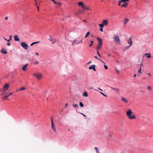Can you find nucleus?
<instances>
[{
    "mask_svg": "<svg viewBox=\"0 0 153 153\" xmlns=\"http://www.w3.org/2000/svg\"><path fill=\"white\" fill-rule=\"evenodd\" d=\"M97 39L98 41V45L97 47V53L99 56L101 57V56L98 50L99 49H101L102 48V41L101 39L100 38H97Z\"/></svg>",
    "mask_w": 153,
    "mask_h": 153,
    "instance_id": "f257e3e1",
    "label": "nucleus"
},
{
    "mask_svg": "<svg viewBox=\"0 0 153 153\" xmlns=\"http://www.w3.org/2000/svg\"><path fill=\"white\" fill-rule=\"evenodd\" d=\"M113 39L114 42L117 45L121 44L119 36L117 34H114L113 36Z\"/></svg>",
    "mask_w": 153,
    "mask_h": 153,
    "instance_id": "f03ea898",
    "label": "nucleus"
},
{
    "mask_svg": "<svg viewBox=\"0 0 153 153\" xmlns=\"http://www.w3.org/2000/svg\"><path fill=\"white\" fill-rule=\"evenodd\" d=\"M20 45L25 50H26L27 49L28 46L26 43L22 42L21 43Z\"/></svg>",
    "mask_w": 153,
    "mask_h": 153,
    "instance_id": "7ed1b4c3",
    "label": "nucleus"
},
{
    "mask_svg": "<svg viewBox=\"0 0 153 153\" xmlns=\"http://www.w3.org/2000/svg\"><path fill=\"white\" fill-rule=\"evenodd\" d=\"M51 128L53 130V131L56 132V130L55 128V127L54 126V124L53 123V117H51Z\"/></svg>",
    "mask_w": 153,
    "mask_h": 153,
    "instance_id": "20e7f679",
    "label": "nucleus"
},
{
    "mask_svg": "<svg viewBox=\"0 0 153 153\" xmlns=\"http://www.w3.org/2000/svg\"><path fill=\"white\" fill-rule=\"evenodd\" d=\"M33 75L36 76L38 79H41L42 77V74L40 73H35Z\"/></svg>",
    "mask_w": 153,
    "mask_h": 153,
    "instance_id": "39448f33",
    "label": "nucleus"
},
{
    "mask_svg": "<svg viewBox=\"0 0 153 153\" xmlns=\"http://www.w3.org/2000/svg\"><path fill=\"white\" fill-rule=\"evenodd\" d=\"M78 4L79 6L81 7L83 9H84L85 8L84 3L80 1L78 2Z\"/></svg>",
    "mask_w": 153,
    "mask_h": 153,
    "instance_id": "423d86ee",
    "label": "nucleus"
},
{
    "mask_svg": "<svg viewBox=\"0 0 153 153\" xmlns=\"http://www.w3.org/2000/svg\"><path fill=\"white\" fill-rule=\"evenodd\" d=\"M48 40L51 42L53 44H55L56 41V39H52L51 36H50V38L48 39Z\"/></svg>",
    "mask_w": 153,
    "mask_h": 153,
    "instance_id": "0eeeda50",
    "label": "nucleus"
},
{
    "mask_svg": "<svg viewBox=\"0 0 153 153\" xmlns=\"http://www.w3.org/2000/svg\"><path fill=\"white\" fill-rule=\"evenodd\" d=\"M132 112L130 109H129L128 111L126 112L127 116L129 117L132 114Z\"/></svg>",
    "mask_w": 153,
    "mask_h": 153,
    "instance_id": "6e6552de",
    "label": "nucleus"
},
{
    "mask_svg": "<svg viewBox=\"0 0 153 153\" xmlns=\"http://www.w3.org/2000/svg\"><path fill=\"white\" fill-rule=\"evenodd\" d=\"M96 66V65H92L91 66H90L89 67V69H92L94 71H96V70L95 68V67Z\"/></svg>",
    "mask_w": 153,
    "mask_h": 153,
    "instance_id": "1a4fd4ad",
    "label": "nucleus"
},
{
    "mask_svg": "<svg viewBox=\"0 0 153 153\" xmlns=\"http://www.w3.org/2000/svg\"><path fill=\"white\" fill-rule=\"evenodd\" d=\"M9 87V84L8 83H6L4 85L3 88L7 90L8 89Z\"/></svg>",
    "mask_w": 153,
    "mask_h": 153,
    "instance_id": "9d476101",
    "label": "nucleus"
},
{
    "mask_svg": "<svg viewBox=\"0 0 153 153\" xmlns=\"http://www.w3.org/2000/svg\"><path fill=\"white\" fill-rule=\"evenodd\" d=\"M1 53H3L4 54H6L7 53V52L6 50L3 48H2L1 50Z\"/></svg>",
    "mask_w": 153,
    "mask_h": 153,
    "instance_id": "9b49d317",
    "label": "nucleus"
},
{
    "mask_svg": "<svg viewBox=\"0 0 153 153\" xmlns=\"http://www.w3.org/2000/svg\"><path fill=\"white\" fill-rule=\"evenodd\" d=\"M102 23L104 25H106L108 24V22L107 20H105L102 21Z\"/></svg>",
    "mask_w": 153,
    "mask_h": 153,
    "instance_id": "f8f14e48",
    "label": "nucleus"
},
{
    "mask_svg": "<svg viewBox=\"0 0 153 153\" xmlns=\"http://www.w3.org/2000/svg\"><path fill=\"white\" fill-rule=\"evenodd\" d=\"M14 38L15 41H18L19 40V39L18 38V36L17 35H15L14 36Z\"/></svg>",
    "mask_w": 153,
    "mask_h": 153,
    "instance_id": "ddd939ff",
    "label": "nucleus"
},
{
    "mask_svg": "<svg viewBox=\"0 0 153 153\" xmlns=\"http://www.w3.org/2000/svg\"><path fill=\"white\" fill-rule=\"evenodd\" d=\"M130 47V46L129 45L123 48V51H124L127 50H128L129 48Z\"/></svg>",
    "mask_w": 153,
    "mask_h": 153,
    "instance_id": "4468645a",
    "label": "nucleus"
},
{
    "mask_svg": "<svg viewBox=\"0 0 153 153\" xmlns=\"http://www.w3.org/2000/svg\"><path fill=\"white\" fill-rule=\"evenodd\" d=\"M128 44H130V45H129V46H131L132 45V42L131 38H129L128 41Z\"/></svg>",
    "mask_w": 153,
    "mask_h": 153,
    "instance_id": "2eb2a0df",
    "label": "nucleus"
},
{
    "mask_svg": "<svg viewBox=\"0 0 153 153\" xmlns=\"http://www.w3.org/2000/svg\"><path fill=\"white\" fill-rule=\"evenodd\" d=\"M128 118L130 119H134L136 118V117L134 115L132 116L131 115L129 117H128Z\"/></svg>",
    "mask_w": 153,
    "mask_h": 153,
    "instance_id": "dca6fc26",
    "label": "nucleus"
},
{
    "mask_svg": "<svg viewBox=\"0 0 153 153\" xmlns=\"http://www.w3.org/2000/svg\"><path fill=\"white\" fill-rule=\"evenodd\" d=\"M28 65V64L27 63L22 68V70L23 71H25L26 70V67Z\"/></svg>",
    "mask_w": 153,
    "mask_h": 153,
    "instance_id": "f3484780",
    "label": "nucleus"
},
{
    "mask_svg": "<svg viewBox=\"0 0 153 153\" xmlns=\"http://www.w3.org/2000/svg\"><path fill=\"white\" fill-rule=\"evenodd\" d=\"M13 94V93H11L8 94V95H6L5 96H4V97L2 98V99H5L6 98L9 96H10L12 94Z\"/></svg>",
    "mask_w": 153,
    "mask_h": 153,
    "instance_id": "a211bd4d",
    "label": "nucleus"
},
{
    "mask_svg": "<svg viewBox=\"0 0 153 153\" xmlns=\"http://www.w3.org/2000/svg\"><path fill=\"white\" fill-rule=\"evenodd\" d=\"M128 5V3L127 2H126L125 3H124V4H122L121 5V7H126Z\"/></svg>",
    "mask_w": 153,
    "mask_h": 153,
    "instance_id": "6ab92c4d",
    "label": "nucleus"
},
{
    "mask_svg": "<svg viewBox=\"0 0 153 153\" xmlns=\"http://www.w3.org/2000/svg\"><path fill=\"white\" fill-rule=\"evenodd\" d=\"M121 100L123 101L125 103H127L128 101L125 98H124L123 97H121Z\"/></svg>",
    "mask_w": 153,
    "mask_h": 153,
    "instance_id": "aec40b11",
    "label": "nucleus"
},
{
    "mask_svg": "<svg viewBox=\"0 0 153 153\" xmlns=\"http://www.w3.org/2000/svg\"><path fill=\"white\" fill-rule=\"evenodd\" d=\"M25 87H22L21 88L18 89H17L16 90V91H22V90H25Z\"/></svg>",
    "mask_w": 153,
    "mask_h": 153,
    "instance_id": "412c9836",
    "label": "nucleus"
},
{
    "mask_svg": "<svg viewBox=\"0 0 153 153\" xmlns=\"http://www.w3.org/2000/svg\"><path fill=\"white\" fill-rule=\"evenodd\" d=\"M79 41H77L76 39H74V40H73V42L72 44V45H75V44H76V43L77 42H78Z\"/></svg>",
    "mask_w": 153,
    "mask_h": 153,
    "instance_id": "4be33fe9",
    "label": "nucleus"
},
{
    "mask_svg": "<svg viewBox=\"0 0 153 153\" xmlns=\"http://www.w3.org/2000/svg\"><path fill=\"white\" fill-rule=\"evenodd\" d=\"M145 55H146V57L148 58H150L151 57V55L149 53H146L145 54Z\"/></svg>",
    "mask_w": 153,
    "mask_h": 153,
    "instance_id": "5701e85b",
    "label": "nucleus"
},
{
    "mask_svg": "<svg viewBox=\"0 0 153 153\" xmlns=\"http://www.w3.org/2000/svg\"><path fill=\"white\" fill-rule=\"evenodd\" d=\"M129 19H128L126 18L125 19V21L124 22L123 24L124 25H125L126 23H127Z\"/></svg>",
    "mask_w": 153,
    "mask_h": 153,
    "instance_id": "b1692460",
    "label": "nucleus"
},
{
    "mask_svg": "<svg viewBox=\"0 0 153 153\" xmlns=\"http://www.w3.org/2000/svg\"><path fill=\"white\" fill-rule=\"evenodd\" d=\"M111 88L112 89L114 90V91H119V89H118V88H113V87H111Z\"/></svg>",
    "mask_w": 153,
    "mask_h": 153,
    "instance_id": "393cba45",
    "label": "nucleus"
},
{
    "mask_svg": "<svg viewBox=\"0 0 153 153\" xmlns=\"http://www.w3.org/2000/svg\"><path fill=\"white\" fill-rule=\"evenodd\" d=\"M83 95L85 97H87L88 96L87 93L85 91L83 93Z\"/></svg>",
    "mask_w": 153,
    "mask_h": 153,
    "instance_id": "a878e982",
    "label": "nucleus"
},
{
    "mask_svg": "<svg viewBox=\"0 0 153 153\" xmlns=\"http://www.w3.org/2000/svg\"><path fill=\"white\" fill-rule=\"evenodd\" d=\"M7 90H6L3 88V92L1 94V95H2L4 94H6L5 92Z\"/></svg>",
    "mask_w": 153,
    "mask_h": 153,
    "instance_id": "bb28decb",
    "label": "nucleus"
},
{
    "mask_svg": "<svg viewBox=\"0 0 153 153\" xmlns=\"http://www.w3.org/2000/svg\"><path fill=\"white\" fill-rule=\"evenodd\" d=\"M90 32L89 31L88 32L86 33V34L85 36V38H86L90 34Z\"/></svg>",
    "mask_w": 153,
    "mask_h": 153,
    "instance_id": "cd10ccee",
    "label": "nucleus"
},
{
    "mask_svg": "<svg viewBox=\"0 0 153 153\" xmlns=\"http://www.w3.org/2000/svg\"><path fill=\"white\" fill-rule=\"evenodd\" d=\"M73 106L74 108H76L78 106V105L77 104H73Z\"/></svg>",
    "mask_w": 153,
    "mask_h": 153,
    "instance_id": "c85d7f7f",
    "label": "nucleus"
},
{
    "mask_svg": "<svg viewBox=\"0 0 153 153\" xmlns=\"http://www.w3.org/2000/svg\"><path fill=\"white\" fill-rule=\"evenodd\" d=\"M79 105L81 107H83L84 106V105L83 104V103L81 102H80L79 103Z\"/></svg>",
    "mask_w": 153,
    "mask_h": 153,
    "instance_id": "c756f323",
    "label": "nucleus"
},
{
    "mask_svg": "<svg viewBox=\"0 0 153 153\" xmlns=\"http://www.w3.org/2000/svg\"><path fill=\"white\" fill-rule=\"evenodd\" d=\"M99 26L100 27L103 28L104 26V25L102 23L101 24H99Z\"/></svg>",
    "mask_w": 153,
    "mask_h": 153,
    "instance_id": "7c9ffc66",
    "label": "nucleus"
},
{
    "mask_svg": "<svg viewBox=\"0 0 153 153\" xmlns=\"http://www.w3.org/2000/svg\"><path fill=\"white\" fill-rule=\"evenodd\" d=\"M147 88L148 90H149L150 91H152V88L150 86H148Z\"/></svg>",
    "mask_w": 153,
    "mask_h": 153,
    "instance_id": "2f4dec72",
    "label": "nucleus"
},
{
    "mask_svg": "<svg viewBox=\"0 0 153 153\" xmlns=\"http://www.w3.org/2000/svg\"><path fill=\"white\" fill-rule=\"evenodd\" d=\"M82 41V40H81L80 41H79L78 42H77L76 43V44H80V43H81Z\"/></svg>",
    "mask_w": 153,
    "mask_h": 153,
    "instance_id": "473e14b6",
    "label": "nucleus"
},
{
    "mask_svg": "<svg viewBox=\"0 0 153 153\" xmlns=\"http://www.w3.org/2000/svg\"><path fill=\"white\" fill-rule=\"evenodd\" d=\"M100 93L102 95H103V96H104L105 97H106L107 96L105 95V94H104L102 92H100Z\"/></svg>",
    "mask_w": 153,
    "mask_h": 153,
    "instance_id": "72a5a7b5",
    "label": "nucleus"
},
{
    "mask_svg": "<svg viewBox=\"0 0 153 153\" xmlns=\"http://www.w3.org/2000/svg\"><path fill=\"white\" fill-rule=\"evenodd\" d=\"M104 67L105 68L106 70H107V69H108V67L107 66H106V65H104Z\"/></svg>",
    "mask_w": 153,
    "mask_h": 153,
    "instance_id": "f704fd0d",
    "label": "nucleus"
},
{
    "mask_svg": "<svg viewBox=\"0 0 153 153\" xmlns=\"http://www.w3.org/2000/svg\"><path fill=\"white\" fill-rule=\"evenodd\" d=\"M141 68H140L139 70L138 71V73H141Z\"/></svg>",
    "mask_w": 153,
    "mask_h": 153,
    "instance_id": "c9c22d12",
    "label": "nucleus"
},
{
    "mask_svg": "<svg viewBox=\"0 0 153 153\" xmlns=\"http://www.w3.org/2000/svg\"><path fill=\"white\" fill-rule=\"evenodd\" d=\"M94 149H95V150H96V152H98V149H97V148L96 147H95L94 148Z\"/></svg>",
    "mask_w": 153,
    "mask_h": 153,
    "instance_id": "e433bc0d",
    "label": "nucleus"
},
{
    "mask_svg": "<svg viewBox=\"0 0 153 153\" xmlns=\"http://www.w3.org/2000/svg\"><path fill=\"white\" fill-rule=\"evenodd\" d=\"M129 0H121L122 2H124L125 1H128Z\"/></svg>",
    "mask_w": 153,
    "mask_h": 153,
    "instance_id": "4c0bfd02",
    "label": "nucleus"
},
{
    "mask_svg": "<svg viewBox=\"0 0 153 153\" xmlns=\"http://www.w3.org/2000/svg\"><path fill=\"white\" fill-rule=\"evenodd\" d=\"M35 44H36V43H35V42H33V43H31V44H30V46H32L33 45Z\"/></svg>",
    "mask_w": 153,
    "mask_h": 153,
    "instance_id": "58836bf2",
    "label": "nucleus"
},
{
    "mask_svg": "<svg viewBox=\"0 0 153 153\" xmlns=\"http://www.w3.org/2000/svg\"><path fill=\"white\" fill-rule=\"evenodd\" d=\"M11 44L10 42H8L7 44V45L8 46H10V45Z\"/></svg>",
    "mask_w": 153,
    "mask_h": 153,
    "instance_id": "ea45409f",
    "label": "nucleus"
},
{
    "mask_svg": "<svg viewBox=\"0 0 153 153\" xmlns=\"http://www.w3.org/2000/svg\"><path fill=\"white\" fill-rule=\"evenodd\" d=\"M122 2L120 0V1H119V2H118V5L119 6H120V3L121 2Z\"/></svg>",
    "mask_w": 153,
    "mask_h": 153,
    "instance_id": "a19ab883",
    "label": "nucleus"
},
{
    "mask_svg": "<svg viewBox=\"0 0 153 153\" xmlns=\"http://www.w3.org/2000/svg\"><path fill=\"white\" fill-rule=\"evenodd\" d=\"M68 103L65 104V108H66L68 106Z\"/></svg>",
    "mask_w": 153,
    "mask_h": 153,
    "instance_id": "79ce46f5",
    "label": "nucleus"
},
{
    "mask_svg": "<svg viewBox=\"0 0 153 153\" xmlns=\"http://www.w3.org/2000/svg\"><path fill=\"white\" fill-rule=\"evenodd\" d=\"M140 68H141L143 66V65L142 63V62L140 64Z\"/></svg>",
    "mask_w": 153,
    "mask_h": 153,
    "instance_id": "37998d69",
    "label": "nucleus"
},
{
    "mask_svg": "<svg viewBox=\"0 0 153 153\" xmlns=\"http://www.w3.org/2000/svg\"><path fill=\"white\" fill-rule=\"evenodd\" d=\"M100 30L102 32L103 31V29L102 28L100 27Z\"/></svg>",
    "mask_w": 153,
    "mask_h": 153,
    "instance_id": "c03bdc74",
    "label": "nucleus"
},
{
    "mask_svg": "<svg viewBox=\"0 0 153 153\" xmlns=\"http://www.w3.org/2000/svg\"><path fill=\"white\" fill-rule=\"evenodd\" d=\"M39 63V62L38 61H36L34 63V64H35V65L37 64H38Z\"/></svg>",
    "mask_w": 153,
    "mask_h": 153,
    "instance_id": "a18cd8bd",
    "label": "nucleus"
},
{
    "mask_svg": "<svg viewBox=\"0 0 153 153\" xmlns=\"http://www.w3.org/2000/svg\"><path fill=\"white\" fill-rule=\"evenodd\" d=\"M90 89H94V90H96L95 89H94L93 88V87H91L90 88Z\"/></svg>",
    "mask_w": 153,
    "mask_h": 153,
    "instance_id": "49530a36",
    "label": "nucleus"
},
{
    "mask_svg": "<svg viewBox=\"0 0 153 153\" xmlns=\"http://www.w3.org/2000/svg\"><path fill=\"white\" fill-rule=\"evenodd\" d=\"M80 114L84 116V117H86V115L84 114H83V113H80Z\"/></svg>",
    "mask_w": 153,
    "mask_h": 153,
    "instance_id": "de8ad7c7",
    "label": "nucleus"
},
{
    "mask_svg": "<svg viewBox=\"0 0 153 153\" xmlns=\"http://www.w3.org/2000/svg\"><path fill=\"white\" fill-rule=\"evenodd\" d=\"M92 45H93V44H92V43H91V44L89 45V47H91V46H92Z\"/></svg>",
    "mask_w": 153,
    "mask_h": 153,
    "instance_id": "09e8293b",
    "label": "nucleus"
},
{
    "mask_svg": "<svg viewBox=\"0 0 153 153\" xmlns=\"http://www.w3.org/2000/svg\"><path fill=\"white\" fill-rule=\"evenodd\" d=\"M101 62H102L104 64V65H105V62H104L102 60Z\"/></svg>",
    "mask_w": 153,
    "mask_h": 153,
    "instance_id": "8fccbe9b",
    "label": "nucleus"
},
{
    "mask_svg": "<svg viewBox=\"0 0 153 153\" xmlns=\"http://www.w3.org/2000/svg\"><path fill=\"white\" fill-rule=\"evenodd\" d=\"M101 62H102L104 64V65H105V62H104L102 60Z\"/></svg>",
    "mask_w": 153,
    "mask_h": 153,
    "instance_id": "3c124183",
    "label": "nucleus"
},
{
    "mask_svg": "<svg viewBox=\"0 0 153 153\" xmlns=\"http://www.w3.org/2000/svg\"><path fill=\"white\" fill-rule=\"evenodd\" d=\"M35 54H36V55H37V56H38V55H39V53H37V52H36V53H35Z\"/></svg>",
    "mask_w": 153,
    "mask_h": 153,
    "instance_id": "603ef678",
    "label": "nucleus"
},
{
    "mask_svg": "<svg viewBox=\"0 0 153 153\" xmlns=\"http://www.w3.org/2000/svg\"><path fill=\"white\" fill-rule=\"evenodd\" d=\"M39 41H37V42H35V43H36V44H37V43H39Z\"/></svg>",
    "mask_w": 153,
    "mask_h": 153,
    "instance_id": "864d4df0",
    "label": "nucleus"
},
{
    "mask_svg": "<svg viewBox=\"0 0 153 153\" xmlns=\"http://www.w3.org/2000/svg\"><path fill=\"white\" fill-rule=\"evenodd\" d=\"M91 61H89L87 64H89L91 63Z\"/></svg>",
    "mask_w": 153,
    "mask_h": 153,
    "instance_id": "5fc2aeb1",
    "label": "nucleus"
},
{
    "mask_svg": "<svg viewBox=\"0 0 153 153\" xmlns=\"http://www.w3.org/2000/svg\"><path fill=\"white\" fill-rule=\"evenodd\" d=\"M5 20H7L8 19V17H6L5 18Z\"/></svg>",
    "mask_w": 153,
    "mask_h": 153,
    "instance_id": "6e6d98bb",
    "label": "nucleus"
},
{
    "mask_svg": "<svg viewBox=\"0 0 153 153\" xmlns=\"http://www.w3.org/2000/svg\"><path fill=\"white\" fill-rule=\"evenodd\" d=\"M94 57H95V58H96V59H98V58L96 56H94Z\"/></svg>",
    "mask_w": 153,
    "mask_h": 153,
    "instance_id": "4d7b16f0",
    "label": "nucleus"
},
{
    "mask_svg": "<svg viewBox=\"0 0 153 153\" xmlns=\"http://www.w3.org/2000/svg\"><path fill=\"white\" fill-rule=\"evenodd\" d=\"M91 43H92V44H93V41L92 40L91 41Z\"/></svg>",
    "mask_w": 153,
    "mask_h": 153,
    "instance_id": "13d9d810",
    "label": "nucleus"
},
{
    "mask_svg": "<svg viewBox=\"0 0 153 153\" xmlns=\"http://www.w3.org/2000/svg\"><path fill=\"white\" fill-rule=\"evenodd\" d=\"M35 1L36 2V4H35V5L36 6V5L37 4V3L36 2V0H35Z\"/></svg>",
    "mask_w": 153,
    "mask_h": 153,
    "instance_id": "bf43d9fd",
    "label": "nucleus"
},
{
    "mask_svg": "<svg viewBox=\"0 0 153 153\" xmlns=\"http://www.w3.org/2000/svg\"><path fill=\"white\" fill-rule=\"evenodd\" d=\"M147 74L148 75H149L150 76H151V74H150V73H147Z\"/></svg>",
    "mask_w": 153,
    "mask_h": 153,
    "instance_id": "052dcab7",
    "label": "nucleus"
},
{
    "mask_svg": "<svg viewBox=\"0 0 153 153\" xmlns=\"http://www.w3.org/2000/svg\"><path fill=\"white\" fill-rule=\"evenodd\" d=\"M4 39H5V40H6V41H7V39H6L5 38H4Z\"/></svg>",
    "mask_w": 153,
    "mask_h": 153,
    "instance_id": "680f3d73",
    "label": "nucleus"
},
{
    "mask_svg": "<svg viewBox=\"0 0 153 153\" xmlns=\"http://www.w3.org/2000/svg\"><path fill=\"white\" fill-rule=\"evenodd\" d=\"M10 39H12V36L11 35L10 36Z\"/></svg>",
    "mask_w": 153,
    "mask_h": 153,
    "instance_id": "e2e57ef3",
    "label": "nucleus"
},
{
    "mask_svg": "<svg viewBox=\"0 0 153 153\" xmlns=\"http://www.w3.org/2000/svg\"><path fill=\"white\" fill-rule=\"evenodd\" d=\"M117 73H118L119 72V71L118 70H117Z\"/></svg>",
    "mask_w": 153,
    "mask_h": 153,
    "instance_id": "0e129e2a",
    "label": "nucleus"
},
{
    "mask_svg": "<svg viewBox=\"0 0 153 153\" xmlns=\"http://www.w3.org/2000/svg\"><path fill=\"white\" fill-rule=\"evenodd\" d=\"M37 8L38 10H39V7L38 6H37Z\"/></svg>",
    "mask_w": 153,
    "mask_h": 153,
    "instance_id": "69168bd1",
    "label": "nucleus"
},
{
    "mask_svg": "<svg viewBox=\"0 0 153 153\" xmlns=\"http://www.w3.org/2000/svg\"><path fill=\"white\" fill-rule=\"evenodd\" d=\"M98 59L100 61H101L102 60L101 59H99V58H98Z\"/></svg>",
    "mask_w": 153,
    "mask_h": 153,
    "instance_id": "338daca9",
    "label": "nucleus"
},
{
    "mask_svg": "<svg viewBox=\"0 0 153 153\" xmlns=\"http://www.w3.org/2000/svg\"><path fill=\"white\" fill-rule=\"evenodd\" d=\"M58 4L59 5H60L61 4V3H58Z\"/></svg>",
    "mask_w": 153,
    "mask_h": 153,
    "instance_id": "774afa93",
    "label": "nucleus"
}]
</instances>
